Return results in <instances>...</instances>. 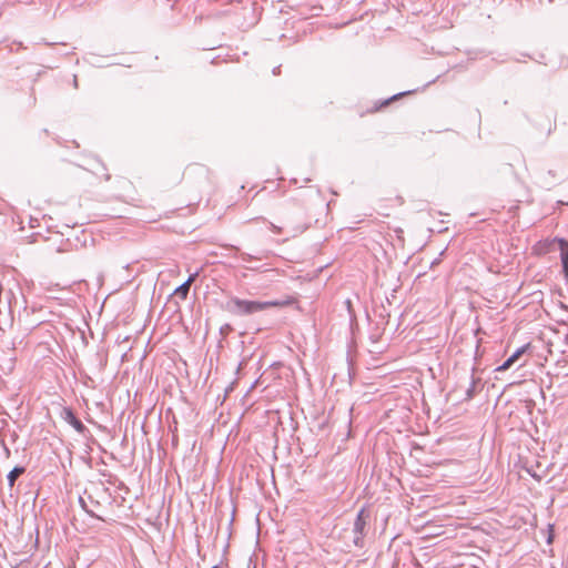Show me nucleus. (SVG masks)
Instances as JSON below:
<instances>
[{
	"label": "nucleus",
	"instance_id": "nucleus-1",
	"mask_svg": "<svg viewBox=\"0 0 568 568\" xmlns=\"http://www.w3.org/2000/svg\"><path fill=\"white\" fill-rule=\"evenodd\" d=\"M288 301H247L239 297H231L226 304L225 310L233 315L246 316L271 307H280L287 305Z\"/></svg>",
	"mask_w": 568,
	"mask_h": 568
},
{
	"label": "nucleus",
	"instance_id": "nucleus-2",
	"mask_svg": "<svg viewBox=\"0 0 568 568\" xmlns=\"http://www.w3.org/2000/svg\"><path fill=\"white\" fill-rule=\"evenodd\" d=\"M304 215L301 207L294 206L293 209H287L284 212L283 221L290 227V233L292 237H295L302 234L308 227L307 223L303 221L302 216Z\"/></svg>",
	"mask_w": 568,
	"mask_h": 568
},
{
	"label": "nucleus",
	"instance_id": "nucleus-3",
	"mask_svg": "<svg viewBox=\"0 0 568 568\" xmlns=\"http://www.w3.org/2000/svg\"><path fill=\"white\" fill-rule=\"evenodd\" d=\"M369 518V515L362 509L358 511L354 525H353V542L356 547H363L364 546V537L366 535V525L367 520Z\"/></svg>",
	"mask_w": 568,
	"mask_h": 568
},
{
	"label": "nucleus",
	"instance_id": "nucleus-4",
	"mask_svg": "<svg viewBox=\"0 0 568 568\" xmlns=\"http://www.w3.org/2000/svg\"><path fill=\"white\" fill-rule=\"evenodd\" d=\"M61 418L70 424L80 434H84L88 430L85 425L75 416L73 409L70 407L62 408Z\"/></svg>",
	"mask_w": 568,
	"mask_h": 568
},
{
	"label": "nucleus",
	"instance_id": "nucleus-5",
	"mask_svg": "<svg viewBox=\"0 0 568 568\" xmlns=\"http://www.w3.org/2000/svg\"><path fill=\"white\" fill-rule=\"evenodd\" d=\"M527 346L519 347L513 355H510L500 366L496 368L497 372H505L509 369L519 357L526 352Z\"/></svg>",
	"mask_w": 568,
	"mask_h": 568
},
{
	"label": "nucleus",
	"instance_id": "nucleus-6",
	"mask_svg": "<svg viewBox=\"0 0 568 568\" xmlns=\"http://www.w3.org/2000/svg\"><path fill=\"white\" fill-rule=\"evenodd\" d=\"M557 243L560 251L562 271L568 275V242L565 239H557Z\"/></svg>",
	"mask_w": 568,
	"mask_h": 568
},
{
	"label": "nucleus",
	"instance_id": "nucleus-7",
	"mask_svg": "<svg viewBox=\"0 0 568 568\" xmlns=\"http://www.w3.org/2000/svg\"><path fill=\"white\" fill-rule=\"evenodd\" d=\"M196 276H197V273L191 274L189 276V278L183 284H181L179 287L175 288L174 295L182 300H185L190 292L191 283L195 280Z\"/></svg>",
	"mask_w": 568,
	"mask_h": 568
},
{
	"label": "nucleus",
	"instance_id": "nucleus-8",
	"mask_svg": "<svg viewBox=\"0 0 568 568\" xmlns=\"http://www.w3.org/2000/svg\"><path fill=\"white\" fill-rule=\"evenodd\" d=\"M483 388L481 379L479 377H475L471 375V381L469 387L466 389V399L470 400L475 397V395L480 392Z\"/></svg>",
	"mask_w": 568,
	"mask_h": 568
},
{
	"label": "nucleus",
	"instance_id": "nucleus-9",
	"mask_svg": "<svg viewBox=\"0 0 568 568\" xmlns=\"http://www.w3.org/2000/svg\"><path fill=\"white\" fill-rule=\"evenodd\" d=\"M26 473V467L23 466H16L13 469L9 471L7 475L8 485L10 488H12L16 484V480Z\"/></svg>",
	"mask_w": 568,
	"mask_h": 568
},
{
	"label": "nucleus",
	"instance_id": "nucleus-10",
	"mask_svg": "<svg viewBox=\"0 0 568 568\" xmlns=\"http://www.w3.org/2000/svg\"><path fill=\"white\" fill-rule=\"evenodd\" d=\"M233 331V327L230 324H224L220 328V333L222 336H227Z\"/></svg>",
	"mask_w": 568,
	"mask_h": 568
},
{
	"label": "nucleus",
	"instance_id": "nucleus-11",
	"mask_svg": "<svg viewBox=\"0 0 568 568\" xmlns=\"http://www.w3.org/2000/svg\"><path fill=\"white\" fill-rule=\"evenodd\" d=\"M270 229L272 232L277 233V234L282 232V227L275 225L274 223H270Z\"/></svg>",
	"mask_w": 568,
	"mask_h": 568
},
{
	"label": "nucleus",
	"instance_id": "nucleus-12",
	"mask_svg": "<svg viewBox=\"0 0 568 568\" xmlns=\"http://www.w3.org/2000/svg\"><path fill=\"white\" fill-rule=\"evenodd\" d=\"M240 256H241V258H242L244 262H248V261H252V260H253V256H252V255H250V254H247V253H244V252H242V253L240 254Z\"/></svg>",
	"mask_w": 568,
	"mask_h": 568
},
{
	"label": "nucleus",
	"instance_id": "nucleus-13",
	"mask_svg": "<svg viewBox=\"0 0 568 568\" xmlns=\"http://www.w3.org/2000/svg\"><path fill=\"white\" fill-rule=\"evenodd\" d=\"M79 500H80V503H81V505H82V508H83V509H85V503H84L83 498H81V497H80V499H79Z\"/></svg>",
	"mask_w": 568,
	"mask_h": 568
},
{
	"label": "nucleus",
	"instance_id": "nucleus-14",
	"mask_svg": "<svg viewBox=\"0 0 568 568\" xmlns=\"http://www.w3.org/2000/svg\"><path fill=\"white\" fill-rule=\"evenodd\" d=\"M142 362H143V358L141 357V358H140V362H139V369H140V371L142 369Z\"/></svg>",
	"mask_w": 568,
	"mask_h": 568
},
{
	"label": "nucleus",
	"instance_id": "nucleus-15",
	"mask_svg": "<svg viewBox=\"0 0 568 568\" xmlns=\"http://www.w3.org/2000/svg\"><path fill=\"white\" fill-rule=\"evenodd\" d=\"M73 85H74L75 88L78 87V80H77V77H74Z\"/></svg>",
	"mask_w": 568,
	"mask_h": 568
},
{
	"label": "nucleus",
	"instance_id": "nucleus-16",
	"mask_svg": "<svg viewBox=\"0 0 568 568\" xmlns=\"http://www.w3.org/2000/svg\"><path fill=\"white\" fill-rule=\"evenodd\" d=\"M278 70H280V68H275V69L273 70V73H274V74H277V73H278Z\"/></svg>",
	"mask_w": 568,
	"mask_h": 568
},
{
	"label": "nucleus",
	"instance_id": "nucleus-17",
	"mask_svg": "<svg viewBox=\"0 0 568 568\" xmlns=\"http://www.w3.org/2000/svg\"><path fill=\"white\" fill-rule=\"evenodd\" d=\"M212 568H219L217 566H213Z\"/></svg>",
	"mask_w": 568,
	"mask_h": 568
},
{
	"label": "nucleus",
	"instance_id": "nucleus-18",
	"mask_svg": "<svg viewBox=\"0 0 568 568\" xmlns=\"http://www.w3.org/2000/svg\"><path fill=\"white\" fill-rule=\"evenodd\" d=\"M566 205H568V202L566 203Z\"/></svg>",
	"mask_w": 568,
	"mask_h": 568
}]
</instances>
